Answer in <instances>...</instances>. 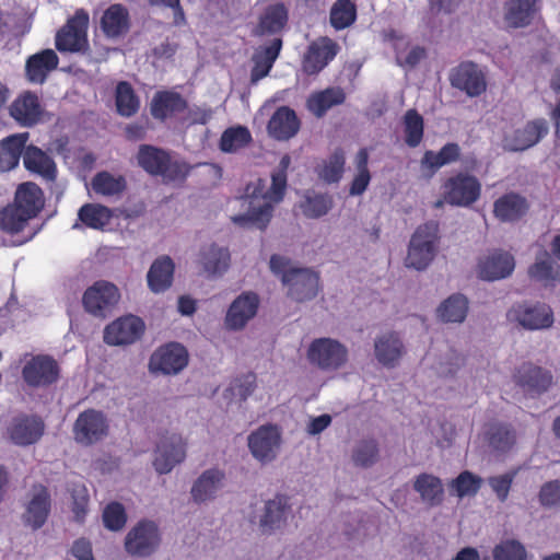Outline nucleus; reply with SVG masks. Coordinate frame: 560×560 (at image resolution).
<instances>
[{
    "label": "nucleus",
    "mask_w": 560,
    "mask_h": 560,
    "mask_svg": "<svg viewBox=\"0 0 560 560\" xmlns=\"http://www.w3.org/2000/svg\"><path fill=\"white\" fill-rule=\"evenodd\" d=\"M439 243V223L425 222L411 236L405 264L408 268L424 270L433 260Z\"/></svg>",
    "instance_id": "nucleus-3"
},
{
    "label": "nucleus",
    "mask_w": 560,
    "mask_h": 560,
    "mask_svg": "<svg viewBox=\"0 0 560 560\" xmlns=\"http://www.w3.org/2000/svg\"><path fill=\"white\" fill-rule=\"evenodd\" d=\"M9 113L20 126L33 127L42 120L44 108L37 94L26 91L11 103Z\"/></svg>",
    "instance_id": "nucleus-20"
},
{
    "label": "nucleus",
    "mask_w": 560,
    "mask_h": 560,
    "mask_svg": "<svg viewBox=\"0 0 560 560\" xmlns=\"http://www.w3.org/2000/svg\"><path fill=\"white\" fill-rule=\"evenodd\" d=\"M450 83L469 97L480 96L487 90L486 74L476 62L463 61L450 72Z\"/></svg>",
    "instance_id": "nucleus-15"
},
{
    "label": "nucleus",
    "mask_w": 560,
    "mask_h": 560,
    "mask_svg": "<svg viewBox=\"0 0 560 560\" xmlns=\"http://www.w3.org/2000/svg\"><path fill=\"white\" fill-rule=\"evenodd\" d=\"M115 104L117 113L124 117L133 116L140 108V100L132 85L127 81H119L115 90Z\"/></svg>",
    "instance_id": "nucleus-45"
},
{
    "label": "nucleus",
    "mask_w": 560,
    "mask_h": 560,
    "mask_svg": "<svg viewBox=\"0 0 560 560\" xmlns=\"http://www.w3.org/2000/svg\"><path fill=\"white\" fill-rule=\"evenodd\" d=\"M91 185L95 194L106 197L119 196L127 188V182L122 175L114 176L106 171L98 172Z\"/></svg>",
    "instance_id": "nucleus-46"
},
{
    "label": "nucleus",
    "mask_w": 560,
    "mask_h": 560,
    "mask_svg": "<svg viewBox=\"0 0 560 560\" xmlns=\"http://www.w3.org/2000/svg\"><path fill=\"white\" fill-rule=\"evenodd\" d=\"M291 164V158L285 154L281 158L277 170L271 174V186L266 189V180L258 178L255 183L246 187V196L253 199H262V203L253 209L247 214H240L232 218L233 222L240 226H255L265 230L271 218L273 207L271 202H280L287 190V172Z\"/></svg>",
    "instance_id": "nucleus-1"
},
{
    "label": "nucleus",
    "mask_w": 560,
    "mask_h": 560,
    "mask_svg": "<svg viewBox=\"0 0 560 560\" xmlns=\"http://www.w3.org/2000/svg\"><path fill=\"white\" fill-rule=\"evenodd\" d=\"M514 312L517 322L527 329H545L553 324L552 310L545 303L533 306L518 305Z\"/></svg>",
    "instance_id": "nucleus-30"
},
{
    "label": "nucleus",
    "mask_w": 560,
    "mask_h": 560,
    "mask_svg": "<svg viewBox=\"0 0 560 560\" xmlns=\"http://www.w3.org/2000/svg\"><path fill=\"white\" fill-rule=\"evenodd\" d=\"M44 202V192L40 187L35 183L26 182L19 185L12 203L33 219L42 211Z\"/></svg>",
    "instance_id": "nucleus-31"
},
{
    "label": "nucleus",
    "mask_w": 560,
    "mask_h": 560,
    "mask_svg": "<svg viewBox=\"0 0 560 560\" xmlns=\"http://www.w3.org/2000/svg\"><path fill=\"white\" fill-rule=\"evenodd\" d=\"M50 511L51 495L48 488L42 483H34L22 515L24 525L33 530L42 528L47 522Z\"/></svg>",
    "instance_id": "nucleus-18"
},
{
    "label": "nucleus",
    "mask_w": 560,
    "mask_h": 560,
    "mask_svg": "<svg viewBox=\"0 0 560 560\" xmlns=\"http://www.w3.org/2000/svg\"><path fill=\"white\" fill-rule=\"evenodd\" d=\"M144 322L136 315L121 316L104 329V341L109 346L132 345L143 336Z\"/></svg>",
    "instance_id": "nucleus-16"
},
{
    "label": "nucleus",
    "mask_w": 560,
    "mask_h": 560,
    "mask_svg": "<svg viewBox=\"0 0 560 560\" xmlns=\"http://www.w3.org/2000/svg\"><path fill=\"white\" fill-rule=\"evenodd\" d=\"M230 252L215 244L206 246L200 252V264L209 275H222L230 266Z\"/></svg>",
    "instance_id": "nucleus-43"
},
{
    "label": "nucleus",
    "mask_w": 560,
    "mask_h": 560,
    "mask_svg": "<svg viewBox=\"0 0 560 560\" xmlns=\"http://www.w3.org/2000/svg\"><path fill=\"white\" fill-rule=\"evenodd\" d=\"M273 63L266 60L262 57L255 55L254 57V66L250 71V82L253 84L257 83L265 77H267L272 68Z\"/></svg>",
    "instance_id": "nucleus-63"
},
{
    "label": "nucleus",
    "mask_w": 560,
    "mask_h": 560,
    "mask_svg": "<svg viewBox=\"0 0 560 560\" xmlns=\"http://www.w3.org/2000/svg\"><path fill=\"white\" fill-rule=\"evenodd\" d=\"M288 22V10L283 3H276L267 7L259 18L257 33L260 35L278 34Z\"/></svg>",
    "instance_id": "nucleus-42"
},
{
    "label": "nucleus",
    "mask_w": 560,
    "mask_h": 560,
    "mask_svg": "<svg viewBox=\"0 0 560 560\" xmlns=\"http://www.w3.org/2000/svg\"><path fill=\"white\" fill-rule=\"evenodd\" d=\"M22 377L30 387L46 388L58 382L60 366L51 355H32L22 368Z\"/></svg>",
    "instance_id": "nucleus-11"
},
{
    "label": "nucleus",
    "mask_w": 560,
    "mask_h": 560,
    "mask_svg": "<svg viewBox=\"0 0 560 560\" xmlns=\"http://www.w3.org/2000/svg\"><path fill=\"white\" fill-rule=\"evenodd\" d=\"M112 217L110 209L100 203H85L78 212L79 220L94 230L103 229L109 223Z\"/></svg>",
    "instance_id": "nucleus-49"
},
{
    "label": "nucleus",
    "mask_w": 560,
    "mask_h": 560,
    "mask_svg": "<svg viewBox=\"0 0 560 560\" xmlns=\"http://www.w3.org/2000/svg\"><path fill=\"white\" fill-rule=\"evenodd\" d=\"M188 351L178 342L160 346L150 357L149 370L153 374L175 375L188 364Z\"/></svg>",
    "instance_id": "nucleus-12"
},
{
    "label": "nucleus",
    "mask_w": 560,
    "mask_h": 560,
    "mask_svg": "<svg viewBox=\"0 0 560 560\" xmlns=\"http://www.w3.org/2000/svg\"><path fill=\"white\" fill-rule=\"evenodd\" d=\"M378 456V447L377 443L374 440H364L361 441L354 452H353V460L355 465L362 467H369L373 465Z\"/></svg>",
    "instance_id": "nucleus-58"
},
{
    "label": "nucleus",
    "mask_w": 560,
    "mask_h": 560,
    "mask_svg": "<svg viewBox=\"0 0 560 560\" xmlns=\"http://www.w3.org/2000/svg\"><path fill=\"white\" fill-rule=\"evenodd\" d=\"M31 219L15 205L9 203L0 210V229L9 234H16L24 230Z\"/></svg>",
    "instance_id": "nucleus-53"
},
{
    "label": "nucleus",
    "mask_w": 560,
    "mask_h": 560,
    "mask_svg": "<svg viewBox=\"0 0 560 560\" xmlns=\"http://www.w3.org/2000/svg\"><path fill=\"white\" fill-rule=\"evenodd\" d=\"M71 552L78 560H94L92 545L84 538L77 539L73 542Z\"/></svg>",
    "instance_id": "nucleus-64"
},
{
    "label": "nucleus",
    "mask_w": 560,
    "mask_h": 560,
    "mask_svg": "<svg viewBox=\"0 0 560 560\" xmlns=\"http://www.w3.org/2000/svg\"><path fill=\"white\" fill-rule=\"evenodd\" d=\"M58 65V55L52 49H43L26 59L25 78L30 83L43 84Z\"/></svg>",
    "instance_id": "nucleus-25"
},
{
    "label": "nucleus",
    "mask_w": 560,
    "mask_h": 560,
    "mask_svg": "<svg viewBox=\"0 0 560 560\" xmlns=\"http://www.w3.org/2000/svg\"><path fill=\"white\" fill-rule=\"evenodd\" d=\"M109 424L106 416L95 409H86L79 413L73 423V438L78 444L91 446L107 436Z\"/></svg>",
    "instance_id": "nucleus-10"
},
{
    "label": "nucleus",
    "mask_w": 560,
    "mask_h": 560,
    "mask_svg": "<svg viewBox=\"0 0 560 560\" xmlns=\"http://www.w3.org/2000/svg\"><path fill=\"white\" fill-rule=\"evenodd\" d=\"M413 489L430 506H438L443 502L444 489L441 479L436 476L427 472L420 474L413 482Z\"/></svg>",
    "instance_id": "nucleus-39"
},
{
    "label": "nucleus",
    "mask_w": 560,
    "mask_h": 560,
    "mask_svg": "<svg viewBox=\"0 0 560 560\" xmlns=\"http://www.w3.org/2000/svg\"><path fill=\"white\" fill-rule=\"evenodd\" d=\"M530 205L526 197L517 192H506L493 203V214L501 222H518L529 211Z\"/></svg>",
    "instance_id": "nucleus-24"
},
{
    "label": "nucleus",
    "mask_w": 560,
    "mask_h": 560,
    "mask_svg": "<svg viewBox=\"0 0 560 560\" xmlns=\"http://www.w3.org/2000/svg\"><path fill=\"white\" fill-rule=\"evenodd\" d=\"M548 132L547 122L539 118L528 121L523 128L516 129L505 141L508 150L524 151L538 143Z\"/></svg>",
    "instance_id": "nucleus-26"
},
{
    "label": "nucleus",
    "mask_w": 560,
    "mask_h": 560,
    "mask_svg": "<svg viewBox=\"0 0 560 560\" xmlns=\"http://www.w3.org/2000/svg\"><path fill=\"white\" fill-rule=\"evenodd\" d=\"M503 10L504 22L509 27H527L540 10L539 0H508Z\"/></svg>",
    "instance_id": "nucleus-28"
},
{
    "label": "nucleus",
    "mask_w": 560,
    "mask_h": 560,
    "mask_svg": "<svg viewBox=\"0 0 560 560\" xmlns=\"http://www.w3.org/2000/svg\"><path fill=\"white\" fill-rule=\"evenodd\" d=\"M101 30L108 38H117L129 30L128 10L119 3L109 5L101 18Z\"/></svg>",
    "instance_id": "nucleus-34"
},
{
    "label": "nucleus",
    "mask_w": 560,
    "mask_h": 560,
    "mask_svg": "<svg viewBox=\"0 0 560 560\" xmlns=\"http://www.w3.org/2000/svg\"><path fill=\"white\" fill-rule=\"evenodd\" d=\"M45 422L37 415L20 413L8 422L4 436L16 446L26 447L40 441L45 433Z\"/></svg>",
    "instance_id": "nucleus-7"
},
{
    "label": "nucleus",
    "mask_w": 560,
    "mask_h": 560,
    "mask_svg": "<svg viewBox=\"0 0 560 560\" xmlns=\"http://www.w3.org/2000/svg\"><path fill=\"white\" fill-rule=\"evenodd\" d=\"M185 456V442L180 435L173 433L163 436L158 443L153 465L159 474H167L183 462Z\"/></svg>",
    "instance_id": "nucleus-19"
},
{
    "label": "nucleus",
    "mask_w": 560,
    "mask_h": 560,
    "mask_svg": "<svg viewBox=\"0 0 560 560\" xmlns=\"http://www.w3.org/2000/svg\"><path fill=\"white\" fill-rule=\"evenodd\" d=\"M137 160L138 164L151 175H161L168 180L185 177L183 166L177 162H172L170 154L156 147L141 144Z\"/></svg>",
    "instance_id": "nucleus-5"
},
{
    "label": "nucleus",
    "mask_w": 560,
    "mask_h": 560,
    "mask_svg": "<svg viewBox=\"0 0 560 560\" xmlns=\"http://www.w3.org/2000/svg\"><path fill=\"white\" fill-rule=\"evenodd\" d=\"M515 439V431L508 423H493L488 431L490 446L500 452L509 451L514 445Z\"/></svg>",
    "instance_id": "nucleus-51"
},
{
    "label": "nucleus",
    "mask_w": 560,
    "mask_h": 560,
    "mask_svg": "<svg viewBox=\"0 0 560 560\" xmlns=\"http://www.w3.org/2000/svg\"><path fill=\"white\" fill-rule=\"evenodd\" d=\"M250 131L245 126L226 128L220 138L219 148L224 153H234L252 142Z\"/></svg>",
    "instance_id": "nucleus-47"
},
{
    "label": "nucleus",
    "mask_w": 560,
    "mask_h": 560,
    "mask_svg": "<svg viewBox=\"0 0 560 560\" xmlns=\"http://www.w3.org/2000/svg\"><path fill=\"white\" fill-rule=\"evenodd\" d=\"M468 300L463 294H453L438 308L439 317L445 323H462L467 316Z\"/></svg>",
    "instance_id": "nucleus-48"
},
{
    "label": "nucleus",
    "mask_w": 560,
    "mask_h": 560,
    "mask_svg": "<svg viewBox=\"0 0 560 560\" xmlns=\"http://www.w3.org/2000/svg\"><path fill=\"white\" fill-rule=\"evenodd\" d=\"M307 359L323 371H336L347 362L348 349L335 339L317 338L308 347Z\"/></svg>",
    "instance_id": "nucleus-8"
},
{
    "label": "nucleus",
    "mask_w": 560,
    "mask_h": 560,
    "mask_svg": "<svg viewBox=\"0 0 560 560\" xmlns=\"http://www.w3.org/2000/svg\"><path fill=\"white\" fill-rule=\"evenodd\" d=\"M493 560H527L525 547L517 540L501 541L493 549Z\"/></svg>",
    "instance_id": "nucleus-56"
},
{
    "label": "nucleus",
    "mask_w": 560,
    "mask_h": 560,
    "mask_svg": "<svg viewBox=\"0 0 560 560\" xmlns=\"http://www.w3.org/2000/svg\"><path fill=\"white\" fill-rule=\"evenodd\" d=\"M23 164L28 172L37 174L47 180H55L56 178L57 168L52 158L33 144L26 145L23 154Z\"/></svg>",
    "instance_id": "nucleus-33"
},
{
    "label": "nucleus",
    "mask_w": 560,
    "mask_h": 560,
    "mask_svg": "<svg viewBox=\"0 0 560 560\" xmlns=\"http://www.w3.org/2000/svg\"><path fill=\"white\" fill-rule=\"evenodd\" d=\"M345 163L346 159L342 149L335 150L334 153L324 161L318 172L319 177L328 184L338 183L342 177Z\"/></svg>",
    "instance_id": "nucleus-54"
},
{
    "label": "nucleus",
    "mask_w": 560,
    "mask_h": 560,
    "mask_svg": "<svg viewBox=\"0 0 560 560\" xmlns=\"http://www.w3.org/2000/svg\"><path fill=\"white\" fill-rule=\"evenodd\" d=\"M340 51L339 44L328 36L313 40L302 59V70L307 75H316L323 71Z\"/></svg>",
    "instance_id": "nucleus-14"
},
{
    "label": "nucleus",
    "mask_w": 560,
    "mask_h": 560,
    "mask_svg": "<svg viewBox=\"0 0 560 560\" xmlns=\"http://www.w3.org/2000/svg\"><path fill=\"white\" fill-rule=\"evenodd\" d=\"M332 207L331 197L328 195H315L307 197L303 205V212L308 218H320Z\"/></svg>",
    "instance_id": "nucleus-59"
},
{
    "label": "nucleus",
    "mask_w": 560,
    "mask_h": 560,
    "mask_svg": "<svg viewBox=\"0 0 560 560\" xmlns=\"http://www.w3.org/2000/svg\"><path fill=\"white\" fill-rule=\"evenodd\" d=\"M346 101V93L339 86H331L310 95L306 102L307 109L317 118L326 115L334 106L341 105Z\"/></svg>",
    "instance_id": "nucleus-35"
},
{
    "label": "nucleus",
    "mask_w": 560,
    "mask_h": 560,
    "mask_svg": "<svg viewBox=\"0 0 560 560\" xmlns=\"http://www.w3.org/2000/svg\"><path fill=\"white\" fill-rule=\"evenodd\" d=\"M102 517L104 526L112 532L122 529L127 523L126 510L121 503L116 501L105 506Z\"/></svg>",
    "instance_id": "nucleus-57"
},
{
    "label": "nucleus",
    "mask_w": 560,
    "mask_h": 560,
    "mask_svg": "<svg viewBox=\"0 0 560 560\" xmlns=\"http://www.w3.org/2000/svg\"><path fill=\"white\" fill-rule=\"evenodd\" d=\"M72 498V512L74 513V517L78 522H83L89 505V495L86 494L85 488H82L80 491L74 490Z\"/></svg>",
    "instance_id": "nucleus-62"
},
{
    "label": "nucleus",
    "mask_w": 560,
    "mask_h": 560,
    "mask_svg": "<svg viewBox=\"0 0 560 560\" xmlns=\"http://www.w3.org/2000/svg\"><path fill=\"white\" fill-rule=\"evenodd\" d=\"M90 16L84 9H78L73 16L57 32L55 45L61 52H80L89 48L88 27Z\"/></svg>",
    "instance_id": "nucleus-4"
},
{
    "label": "nucleus",
    "mask_w": 560,
    "mask_h": 560,
    "mask_svg": "<svg viewBox=\"0 0 560 560\" xmlns=\"http://www.w3.org/2000/svg\"><path fill=\"white\" fill-rule=\"evenodd\" d=\"M442 196L446 203L458 207H469L481 194L479 180L469 174L458 173L448 177L442 185Z\"/></svg>",
    "instance_id": "nucleus-9"
},
{
    "label": "nucleus",
    "mask_w": 560,
    "mask_h": 560,
    "mask_svg": "<svg viewBox=\"0 0 560 560\" xmlns=\"http://www.w3.org/2000/svg\"><path fill=\"white\" fill-rule=\"evenodd\" d=\"M405 142L410 148L418 147L424 133L423 117L416 109H408L404 116Z\"/></svg>",
    "instance_id": "nucleus-52"
},
{
    "label": "nucleus",
    "mask_w": 560,
    "mask_h": 560,
    "mask_svg": "<svg viewBox=\"0 0 560 560\" xmlns=\"http://www.w3.org/2000/svg\"><path fill=\"white\" fill-rule=\"evenodd\" d=\"M515 476L516 471H510L504 475L488 478L489 486L501 502L506 501Z\"/></svg>",
    "instance_id": "nucleus-60"
},
{
    "label": "nucleus",
    "mask_w": 560,
    "mask_h": 560,
    "mask_svg": "<svg viewBox=\"0 0 560 560\" xmlns=\"http://www.w3.org/2000/svg\"><path fill=\"white\" fill-rule=\"evenodd\" d=\"M357 19L355 4L350 0H337L329 14L331 26L337 30H345L354 23Z\"/></svg>",
    "instance_id": "nucleus-50"
},
{
    "label": "nucleus",
    "mask_w": 560,
    "mask_h": 560,
    "mask_svg": "<svg viewBox=\"0 0 560 560\" xmlns=\"http://www.w3.org/2000/svg\"><path fill=\"white\" fill-rule=\"evenodd\" d=\"M248 448L255 459L265 464L277 457L281 433L275 424H264L248 435Z\"/></svg>",
    "instance_id": "nucleus-17"
},
{
    "label": "nucleus",
    "mask_w": 560,
    "mask_h": 560,
    "mask_svg": "<svg viewBox=\"0 0 560 560\" xmlns=\"http://www.w3.org/2000/svg\"><path fill=\"white\" fill-rule=\"evenodd\" d=\"M460 156V148L455 142H448L443 145L439 152L428 150L421 159V165L432 172L438 171L444 165L456 162Z\"/></svg>",
    "instance_id": "nucleus-44"
},
{
    "label": "nucleus",
    "mask_w": 560,
    "mask_h": 560,
    "mask_svg": "<svg viewBox=\"0 0 560 560\" xmlns=\"http://www.w3.org/2000/svg\"><path fill=\"white\" fill-rule=\"evenodd\" d=\"M515 383L529 394H541L552 384L550 371L530 362L523 363L514 374Z\"/></svg>",
    "instance_id": "nucleus-22"
},
{
    "label": "nucleus",
    "mask_w": 560,
    "mask_h": 560,
    "mask_svg": "<svg viewBox=\"0 0 560 560\" xmlns=\"http://www.w3.org/2000/svg\"><path fill=\"white\" fill-rule=\"evenodd\" d=\"M188 107V102L175 91H158L150 103V113L152 117L160 121L184 113Z\"/></svg>",
    "instance_id": "nucleus-23"
},
{
    "label": "nucleus",
    "mask_w": 560,
    "mask_h": 560,
    "mask_svg": "<svg viewBox=\"0 0 560 560\" xmlns=\"http://www.w3.org/2000/svg\"><path fill=\"white\" fill-rule=\"evenodd\" d=\"M224 477V472L217 468L203 471L191 488L194 500L200 503L213 498L220 489Z\"/></svg>",
    "instance_id": "nucleus-38"
},
{
    "label": "nucleus",
    "mask_w": 560,
    "mask_h": 560,
    "mask_svg": "<svg viewBox=\"0 0 560 560\" xmlns=\"http://www.w3.org/2000/svg\"><path fill=\"white\" fill-rule=\"evenodd\" d=\"M538 498L540 504L545 508L560 506V479L544 483Z\"/></svg>",
    "instance_id": "nucleus-61"
},
{
    "label": "nucleus",
    "mask_w": 560,
    "mask_h": 560,
    "mask_svg": "<svg viewBox=\"0 0 560 560\" xmlns=\"http://www.w3.org/2000/svg\"><path fill=\"white\" fill-rule=\"evenodd\" d=\"M300 119L289 106L276 109L268 122V131L277 140H289L300 130Z\"/></svg>",
    "instance_id": "nucleus-29"
},
{
    "label": "nucleus",
    "mask_w": 560,
    "mask_h": 560,
    "mask_svg": "<svg viewBox=\"0 0 560 560\" xmlns=\"http://www.w3.org/2000/svg\"><path fill=\"white\" fill-rule=\"evenodd\" d=\"M515 267L514 257L508 252L494 250L478 264L479 278L494 281L509 277Z\"/></svg>",
    "instance_id": "nucleus-27"
},
{
    "label": "nucleus",
    "mask_w": 560,
    "mask_h": 560,
    "mask_svg": "<svg viewBox=\"0 0 560 560\" xmlns=\"http://www.w3.org/2000/svg\"><path fill=\"white\" fill-rule=\"evenodd\" d=\"M119 299V290L114 283L98 280L85 290L82 303L88 313L104 318L118 303Z\"/></svg>",
    "instance_id": "nucleus-13"
},
{
    "label": "nucleus",
    "mask_w": 560,
    "mask_h": 560,
    "mask_svg": "<svg viewBox=\"0 0 560 560\" xmlns=\"http://www.w3.org/2000/svg\"><path fill=\"white\" fill-rule=\"evenodd\" d=\"M270 270L281 278L289 288L288 295L296 301L304 302L314 299L319 290V276L308 268L291 267V260L278 254L270 257Z\"/></svg>",
    "instance_id": "nucleus-2"
},
{
    "label": "nucleus",
    "mask_w": 560,
    "mask_h": 560,
    "mask_svg": "<svg viewBox=\"0 0 560 560\" xmlns=\"http://www.w3.org/2000/svg\"><path fill=\"white\" fill-rule=\"evenodd\" d=\"M374 352L382 365L394 368L404 353V345L396 332H388L375 340Z\"/></svg>",
    "instance_id": "nucleus-36"
},
{
    "label": "nucleus",
    "mask_w": 560,
    "mask_h": 560,
    "mask_svg": "<svg viewBox=\"0 0 560 560\" xmlns=\"http://www.w3.org/2000/svg\"><path fill=\"white\" fill-rule=\"evenodd\" d=\"M259 296L255 292H243L230 305L225 325L231 330H240L256 315Z\"/></svg>",
    "instance_id": "nucleus-21"
},
{
    "label": "nucleus",
    "mask_w": 560,
    "mask_h": 560,
    "mask_svg": "<svg viewBox=\"0 0 560 560\" xmlns=\"http://www.w3.org/2000/svg\"><path fill=\"white\" fill-rule=\"evenodd\" d=\"M161 544V534L153 521H139L126 535L124 547L132 557L145 558L156 551Z\"/></svg>",
    "instance_id": "nucleus-6"
},
{
    "label": "nucleus",
    "mask_w": 560,
    "mask_h": 560,
    "mask_svg": "<svg viewBox=\"0 0 560 560\" xmlns=\"http://www.w3.org/2000/svg\"><path fill=\"white\" fill-rule=\"evenodd\" d=\"M289 510L288 499L284 495H277L266 503L265 513L260 520V527L264 533H271L281 528L285 523Z\"/></svg>",
    "instance_id": "nucleus-40"
},
{
    "label": "nucleus",
    "mask_w": 560,
    "mask_h": 560,
    "mask_svg": "<svg viewBox=\"0 0 560 560\" xmlns=\"http://www.w3.org/2000/svg\"><path fill=\"white\" fill-rule=\"evenodd\" d=\"M544 256V259L537 258L529 266L528 276L545 288H553L557 283H560V265L555 264L547 252H545Z\"/></svg>",
    "instance_id": "nucleus-41"
},
{
    "label": "nucleus",
    "mask_w": 560,
    "mask_h": 560,
    "mask_svg": "<svg viewBox=\"0 0 560 560\" xmlns=\"http://www.w3.org/2000/svg\"><path fill=\"white\" fill-rule=\"evenodd\" d=\"M174 269V262L168 256L155 259L147 275L150 290L154 293L167 290L173 282Z\"/></svg>",
    "instance_id": "nucleus-37"
},
{
    "label": "nucleus",
    "mask_w": 560,
    "mask_h": 560,
    "mask_svg": "<svg viewBox=\"0 0 560 560\" xmlns=\"http://www.w3.org/2000/svg\"><path fill=\"white\" fill-rule=\"evenodd\" d=\"M28 132L11 135L0 142V172H8L19 165L21 155L24 154Z\"/></svg>",
    "instance_id": "nucleus-32"
},
{
    "label": "nucleus",
    "mask_w": 560,
    "mask_h": 560,
    "mask_svg": "<svg viewBox=\"0 0 560 560\" xmlns=\"http://www.w3.org/2000/svg\"><path fill=\"white\" fill-rule=\"evenodd\" d=\"M482 485V478L468 470L462 471L452 480L450 487L459 498L474 497L478 493Z\"/></svg>",
    "instance_id": "nucleus-55"
}]
</instances>
